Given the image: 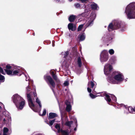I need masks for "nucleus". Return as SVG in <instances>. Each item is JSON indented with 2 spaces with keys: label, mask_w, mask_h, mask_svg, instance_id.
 <instances>
[{
  "label": "nucleus",
  "mask_w": 135,
  "mask_h": 135,
  "mask_svg": "<svg viewBox=\"0 0 135 135\" xmlns=\"http://www.w3.org/2000/svg\"><path fill=\"white\" fill-rule=\"evenodd\" d=\"M74 130L75 131H76V128H75L74 129Z\"/></svg>",
  "instance_id": "46"
},
{
  "label": "nucleus",
  "mask_w": 135,
  "mask_h": 135,
  "mask_svg": "<svg viewBox=\"0 0 135 135\" xmlns=\"http://www.w3.org/2000/svg\"><path fill=\"white\" fill-rule=\"evenodd\" d=\"M73 122L71 121L70 122H66L65 123V125L68 126L70 127L72 123Z\"/></svg>",
  "instance_id": "30"
},
{
  "label": "nucleus",
  "mask_w": 135,
  "mask_h": 135,
  "mask_svg": "<svg viewBox=\"0 0 135 135\" xmlns=\"http://www.w3.org/2000/svg\"><path fill=\"white\" fill-rule=\"evenodd\" d=\"M113 68L112 66L108 64H106L104 67V71L105 74L106 75L109 74L111 72Z\"/></svg>",
  "instance_id": "8"
},
{
  "label": "nucleus",
  "mask_w": 135,
  "mask_h": 135,
  "mask_svg": "<svg viewBox=\"0 0 135 135\" xmlns=\"http://www.w3.org/2000/svg\"><path fill=\"white\" fill-rule=\"evenodd\" d=\"M0 135H1V134L0 133Z\"/></svg>",
  "instance_id": "53"
},
{
  "label": "nucleus",
  "mask_w": 135,
  "mask_h": 135,
  "mask_svg": "<svg viewBox=\"0 0 135 135\" xmlns=\"http://www.w3.org/2000/svg\"><path fill=\"white\" fill-rule=\"evenodd\" d=\"M128 18H135V2H132L126 7L125 11Z\"/></svg>",
  "instance_id": "2"
},
{
  "label": "nucleus",
  "mask_w": 135,
  "mask_h": 135,
  "mask_svg": "<svg viewBox=\"0 0 135 135\" xmlns=\"http://www.w3.org/2000/svg\"><path fill=\"white\" fill-rule=\"evenodd\" d=\"M45 78L47 79L49 81L51 85H50V87L51 88H52V87L54 88L55 86V84L51 76H47L46 77L45 76Z\"/></svg>",
  "instance_id": "9"
},
{
  "label": "nucleus",
  "mask_w": 135,
  "mask_h": 135,
  "mask_svg": "<svg viewBox=\"0 0 135 135\" xmlns=\"http://www.w3.org/2000/svg\"><path fill=\"white\" fill-rule=\"evenodd\" d=\"M63 135H68V131L61 129L60 132Z\"/></svg>",
  "instance_id": "25"
},
{
  "label": "nucleus",
  "mask_w": 135,
  "mask_h": 135,
  "mask_svg": "<svg viewBox=\"0 0 135 135\" xmlns=\"http://www.w3.org/2000/svg\"><path fill=\"white\" fill-rule=\"evenodd\" d=\"M26 89L27 93V99L29 106L33 111L37 112V110L35 109V105L33 103V102L35 100L34 98L31 95V89L28 86L26 87Z\"/></svg>",
  "instance_id": "4"
},
{
  "label": "nucleus",
  "mask_w": 135,
  "mask_h": 135,
  "mask_svg": "<svg viewBox=\"0 0 135 135\" xmlns=\"http://www.w3.org/2000/svg\"><path fill=\"white\" fill-rule=\"evenodd\" d=\"M5 71L7 74L8 75H12V71L8 69H6L5 70Z\"/></svg>",
  "instance_id": "26"
},
{
  "label": "nucleus",
  "mask_w": 135,
  "mask_h": 135,
  "mask_svg": "<svg viewBox=\"0 0 135 135\" xmlns=\"http://www.w3.org/2000/svg\"><path fill=\"white\" fill-rule=\"evenodd\" d=\"M68 54H69V52L68 51H66V52H64H64H62L61 53L62 55L64 54V57H66L67 56V55Z\"/></svg>",
  "instance_id": "32"
},
{
  "label": "nucleus",
  "mask_w": 135,
  "mask_h": 135,
  "mask_svg": "<svg viewBox=\"0 0 135 135\" xmlns=\"http://www.w3.org/2000/svg\"><path fill=\"white\" fill-rule=\"evenodd\" d=\"M3 121L5 122L6 123H9L11 121V117L9 115H8V117H6V118H4Z\"/></svg>",
  "instance_id": "15"
},
{
  "label": "nucleus",
  "mask_w": 135,
  "mask_h": 135,
  "mask_svg": "<svg viewBox=\"0 0 135 135\" xmlns=\"http://www.w3.org/2000/svg\"><path fill=\"white\" fill-rule=\"evenodd\" d=\"M36 135H39V134H37Z\"/></svg>",
  "instance_id": "52"
},
{
  "label": "nucleus",
  "mask_w": 135,
  "mask_h": 135,
  "mask_svg": "<svg viewBox=\"0 0 135 135\" xmlns=\"http://www.w3.org/2000/svg\"><path fill=\"white\" fill-rule=\"evenodd\" d=\"M112 98L113 100H114V102H115L117 100L116 98L114 95H112Z\"/></svg>",
  "instance_id": "34"
},
{
  "label": "nucleus",
  "mask_w": 135,
  "mask_h": 135,
  "mask_svg": "<svg viewBox=\"0 0 135 135\" xmlns=\"http://www.w3.org/2000/svg\"><path fill=\"white\" fill-rule=\"evenodd\" d=\"M105 37H103L102 38V40H103V41H104L105 40Z\"/></svg>",
  "instance_id": "43"
},
{
  "label": "nucleus",
  "mask_w": 135,
  "mask_h": 135,
  "mask_svg": "<svg viewBox=\"0 0 135 135\" xmlns=\"http://www.w3.org/2000/svg\"><path fill=\"white\" fill-rule=\"evenodd\" d=\"M90 97L92 98H95L96 97H97L98 96H103L101 95H97V96H95V95H94L93 94H92V93H90Z\"/></svg>",
  "instance_id": "28"
},
{
  "label": "nucleus",
  "mask_w": 135,
  "mask_h": 135,
  "mask_svg": "<svg viewBox=\"0 0 135 135\" xmlns=\"http://www.w3.org/2000/svg\"><path fill=\"white\" fill-rule=\"evenodd\" d=\"M94 85L95 84L92 81L89 82L88 84L87 90L89 93H91V90L90 88H93Z\"/></svg>",
  "instance_id": "10"
},
{
  "label": "nucleus",
  "mask_w": 135,
  "mask_h": 135,
  "mask_svg": "<svg viewBox=\"0 0 135 135\" xmlns=\"http://www.w3.org/2000/svg\"><path fill=\"white\" fill-rule=\"evenodd\" d=\"M1 106H0V109H1Z\"/></svg>",
  "instance_id": "49"
},
{
  "label": "nucleus",
  "mask_w": 135,
  "mask_h": 135,
  "mask_svg": "<svg viewBox=\"0 0 135 135\" xmlns=\"http://www.w3.org/2000/svg\"><path fill=\"white\" fill-rule=\"evenodd\" d=\"M25 76L26 77V81L29 80V77L28 76V77H27L26 75H25Z\"/></svg>",
  "instance_id": "42"
},
{
  "label": "nucleus",
  "mask_w": 135,
  "mask_h": 135,
  "mask_svg": "<svg viewBox=\"0 0 135 135\" xmlns=\"http://www.w3.org/2000/svg\"><path fill=\"white\" fill-rule=\"evenodd\" d=\"M20 71V70L19 69L12 71V75H17Z\"/></svg>",
  "instance_id": "24"
},
{
  "label": "nucleus",
  "mask_w": 135,
  "mask_h": 135,
  "mask_svg": "<svg viewBox=\"0 0 135 135\" xmlns=\"http://www.w3.org/2000/svg\"><path fill=\"white\" fill-rule=\"evenodd\" d=\"M125 112L126 113H133V108L131 107H129L126 108Z\"/></svg>",
  "instance_id": "14"
},
{
  "label": "nucleus",
  "mask_w": 135,
  "mask_h": 135,
  "mask_svg": "<svg viewBox=\"0 0 135 135\" xmlns=\"http://www.w3.org/2000/svg\"><path fill=\"white\" fill-rule=\"evenodd\" d=\"M76 122H77V121H76Z\"/></svg>",
  "instance_id": "51"
},
{
  "label": "nucleus",
  "mask_w": 135,
  "mask_h": 135,
  "mask_svg": "<svg viewBox=\"0 0 135 135\" xmlns=\"http://www.w3.org/2000/svg\"><path fill=\"white\" fill-rule=\"evenodd\" d=\"M79 40L80 41L84 40L85 38V36L84 33H82L79 34Z\"/></svg>",
  "instance_id": "18"
},
{
  "label": "nucleus",
  "mask_w": 135,
  "mask_h": 135,
  "mask_svg": "<svg viewBox=\"0 0 135 135\" xmlns=\"http://www.w3.org/2000/svg\"><path fill=\"white\" fill-rule=\"evenodd\" d=\"M92 8L94 10L97 9L98 8L97 4L95 3H93L91 5Z\"/></svg>",
  "instance_id": "19"
},
{
  "label": "nucleus",
  "mask_w": 135,
  "mask_h": 135,
  "mask_svg": "<svg viewBox=\"0 0 135 135\" xmlns=\"http://www.w3.org/2000/svg\"><path fill=\"white\" fill-rule=\"evenodd\" d=\"M57 114L55 113H50L49 114V119H52L57 117Z\"/></svg>",
  "instance_id": "17"
},
{
  "label": "nucleus",
  "mask_w": 135,
  "mask_h": 135,
  "mask_svg": "<svg viewBox=\"0 0 135 135\" xmlns=\"http://www.w3.org/2000/svg\"><path fill=\"white\" fill-rule=\"evenodd\" d=\"M0 73L3 74H5V73L4 72L3 69L0 67Z\"/></svg>",
  "instance_id": "36"
},
{
  "label": "nucleus",
  "mask_w": 135,
  "mask_h": 135,
  "mask_svg": "<svg viewBox=\"0 0 135 135\" xmlns=\"http://www.w3.org/2000/svg\"><path fill=\"white\" fill-rule=\"evenodd\" d=\"M33 35H34V34H33Z\"/></svg>",
  "instance_id": "54"
},
{
  "label": "nucleus",
  "mask_w": 135,
  "mask_h": 135,
  "mask_svg": "<svg viewBox=\"0 0 135 135\" xmlns=\"http://www.w3.org/2000/svg\"><path fill=\"white\" fill-rule=\"evenodd\" d=\"M65 103L66 105V110L68 112H69L71 109V106L70 105V102L68 100H66Z\"/></svg>",
  "instance_id": "12"
},
{
  "label": "nucleus",
  "mask_w": 135,
  "mask_h": 135,
  "mask_svg": "<svg viewBox=\"0 0 135 135\" xmlns=\"http://www.w3.org/2000/svg\"><path fill=\"white\" fill-rule=\"evenodd\" d=\"M77 63L79 66L80 67L81 66L82 64L81 62V59L80 57H79L78 58Z\"/></svg>",
  "instance_id": "22"
},
{
  "label": "nucleus",
  "mask_w": 135,
  "mask_h": 135,
  "mask_svg": "<svg viewBox=\"0 0 135 135\" xmlns=\"http://www.w3.org/2000/svg\"><path fill=\"white\" fill-rule=\"evenodd\" d=\"M120 24L121 22L120 21L116 20L113 21L108 26V29L109 31H110L122 27Z\"/></svg>",
  "instance_id": "5"
},
{
  "label": "nucleus",
  "mask_w": 135,
  "mask_h": 135,
  "mask_svg": "<svg viewBox=\"0 0 135 135\" xmlns=\"http://www.w3.org/2000/svg\"><path fill=\"white\" fill-rule=\"evenodd\" d=\"M73 0H69V1H72Z\"/></svg>",
  "instance_id": "47"
},
{
  "label": "nucleus",
  "mask_w": 135,
  "mask_h": 135,
  "mask_svg": "<svg viewBox=\"0 0 135 135\" xmlns=\"http://www.w3.org/2000/svg\"><path fill=\"white\" fill-rule=\"evenodd\" d=\"M108 59V51L105 50H103L101 52L100 60L102 62H104L107 61Z\"/></svg>",
  "instance_id": "7"
},
{
  "label": "nucleus",
  "mask_w": 135,
  "mask_h": 135,
  "mask_svg": "<svg viewBox=\"0 0 135 135\" xmlns=\"http://www.w3.org/2000/svg\"><path fill=\"white\" fill-rule=\"evenodd\" d=\"M135 112V107L133 108V113Z\"/></svg>",
  "instance_id": "44"
},
{
  "label": "nucleus",
  "mask_w": 135,
  "mask_h": 135,
  "mask_svg": "<svg viewBox=\"0 0 135 135\" xmlns=\"http://www.w3.org/2000/svg\"><path fill=\"white\" fill-rule=\"evenodd\" d=\"M53 45V46H54V45Z\"/></svg>",
  "instance_id": "50"
},
{
  "label": "nucleus",
  "mask_w": 135,
  "mask_h": 135,
  "mask_svg": "<svg viewBox=\"0 0 135 135\" xmlns=\"http://www.w3.org/2000/svg\"><path fill=\"white\" fill-rule=\"evenodd\" d=\"M75 7L76 8H79L80 6V4L79 3H76L74 5Z\"/></svg>",
  "instance_id": "38"
},
{
  "label": "nucleus",
  "mask_w": 135,
  "mask_h": 135,
  "mask_svg": "<svg viewBox=\"0 0 135 135\" xmlns=\"http://www.w3.org/2000/svg\"><path fill=\"white\" fill-rule=\"evenodd\" d=\"M96 15L94 13H92L90 14V16L88 18H86L85 20L86 21V27L91 26L93 24V21Z\"/></svg>",
  "instance_id": "6"
},
{
  "label": "nucleus",
  "mask_w": 135,
  "mask_h": 135,
  "mask_svg": "<svg viewBox=\"0 0 135 135\" xmlns=\"http://www.w3.org/2000/svg\"><path fill=\"white\" fill-rule=\"evenodd\" d=\"M81 1L82 3H85L86 2L87 0H79Z\"/></svg>",
  "instance_id": "41"
},
{
  "label": "nucleus",
  "mask_w": 135,
  "mask_h": 135,
  "mask_svg": "<svg viewBox=\"0 0 135 135\" xmlns=\"http://www.w3.org/2000/svg\"><path fill=\"white\" fill-rule=\"evenodd\" d=\"M104 95H105V99L106 100L109 102H110L111 101V99L110 96L108 95L105 94Z\"/></svg>",
  "instance_id": "21"
},
{
  "label": "nucleus",
  "mask_w": 135,
  "mask_h": 135,
  "mask_svg": "<svg viewBox=\"0 0 135 135\" xmlns=\"http://www.w3.org/2000/svg\"><path fill=\"white\" fill-rule=\"evenodd\" d=\"M84 25V24H83L80 25L79 26L78 28V31H80L81 30V29L83 28Z\"/></svg>",
  "instance_id": "31"
},
{
  "label": "nucleus",
  "mask_w": 135,
  "mask_h": 135,
  "mask_svg": "<svg viewBox=\"0 0 135 135\" xmlns=\"http://www.w3.org/2000/svg\"><path fill=\"white\" fill-rule=\"evenodd\" d=\"M55 120L54 119L51 120L49 122L50 126H52L53 123L55 122Z\"/></svg>",
  "instance_id": "35"
},
{
  "label": "nucleus",
  "mask_w": 135,
  "mask_h": 135,
  "mask_svg": "<svg viewBox=\"0 0 135 135\" xmlns=\"http://www.w3.org/2000/svg\"><path fill=\"white\" fill-rule=\"evenodd\" d=\"M46 110L45 109L44 110H43V113L42 115V116H43V115H45L46 113Z\"/></svg>",
  "instance_id": "39"
},
{
  "label": "nucleus",
  "mask_w": 135,
  "mask_h": 135,
  "mask_svg": "<svg viewBox=\"0 0 135 135\" xmlns=\"http://www.w3.org/2000/svg\"><path fill=\"white\" fill-rule=\"evenodd\" d=\"M33 95L34 96L35 98L36 99V102L38 104L39 107L41 109L42 107V105L41 103V101L37 97V94L35 92H34L33 93Z\"/></svg>",
  "instance_id": "11"
},
{
  "label": "nucleus",
  "mask_w": 135,
  "mask_h": 135,
  "mask_svg": "<svg viewBox=\"0 0 135 135\" xmlns=\"http://www.w3.org/2000/svg\"><path fill=\"white\" fill-rule=\"evenodd\" d=\"M75 18V16L74 15L70 16L69 18V20L70 22H72L74 21Z\"/></svg>",
  "instance_id": "23"
},
{
  "label": "nucleus",
  "mask_w": 135,
  "mask_h": 135,
  "mask_svg": "<svg viewBox=\"0 0 135 135\" xmlns=\"http://www.w3.org/2000/svg\"><path fill=\"white\" fill-rule=\"evenodd\" d=\"M8 129L7 128L4 127L3 129V135H8Z\"/></svg>",
  "instance_id": "20"
},
{
  "label": "nucleus",
  "mask_w": 135,
  "mask_h": 135,
  "mask_svg": "<svg viewBox=\"0 0 135 135\" xmlns=\"http://www.w3.org/2000/svg\"><path fill=\"white\" fill-rule=\"evenodd\" d=\"M95 91H93V93H94V94H96V93H95Z\"/></svg>",
  "instance_id": "45"
},
{
  "label": "nucleus",
  "mask_w": 135,
  "mask_h": 135,
  "mask_svg": "<svg viewBox=\"0 0 135 135\" xmlns=\"http://www.w3.org/2000/svg\"><path fill=\"white\" fill-rule=\"evenodd\" d=\"M6 68L7 69H9L11 68V67L9 65H8L6 66Z\"/></svg>",
  "instance_id": "40"
},
{
  "label": "nucleus",
  "mask_w": 135,
  "mask_h": 135,
  "mask_svg": "<svg viewBox=\"0 0 135 135\" xmlns=\"http://www.w3.org/2000/svg\"><path fill=\"white\" fill-rule=\"evenodd\" d=\"M113 79L109 78L108 81L113 84H118L123 80L124 76L119 71H114L112 74Z\"/></svg>",
  "instance_id": "1"
},
{
  "label": "nucleus",
  "mask_w": 135,
  "mask_h": 135,
  "mask_svg": "<svg viewBox=\"0 0 135 135\" xmlns=\"http://www.w3.org/2000/svg\"><path fill=\"white\" fill-rule=\"evenodd\" d=\"M109 52L110 55L113 54L114 53V51L113 49H110L109 51Z\"/></svg>",
  "instance_id": "33"
},
{
  "label": "nucleus",
  "mask_w": 135,
  "mask_h": 135,
  "mask_svg": "<svg viewBox=\"0 0 135 135\" xmlns=\"http://www.w3.org/2000/svg\"><path fill=\"white\" fill-rule=\"evenodd\" d=\"M50 72H51V75H52V76L53 78L55 80L57 81L58 82H59V80L58 79H57L56 75H55L54 72L53 71L51 70V71Z\"/></svg>",
  "instance_id": "16"
},
{
  "label": "nucleus",
  "mask_w": 135,
  "mask_h": 135,
  "mask_svg": "<svg viewBox=\"0 0 135 135\" xmlns=\"http://www.w3.org/2000/svg\"><path fill=\"white\" fill-rule=\"evenodd\" d=\"M55 127L57 129L58 132H60L61 129H60L59 125L58 124H56L55 125Z\"/></svg>",
  "instance_id": "27"
},
{
  "label": "nucleus",
  "mask_w": 135,
  "mask_h": 135,
  "mask_svg": "<svg viewBox=\"0 0 135 135\" xmlns=\"http://www.w3.org/2000/svg\"><path fill=\"white\" fill-rule=\"evenodd\" d=\"M4 76L0 74V80L2 82H3L4 81Z\"/></svg>",
  "instance_id": "29"
},
{
  "label": "nucleus",
  "mask_w": 135,
  "mask_h": 135,
  "mask_svg": "<svg viewBox=\"0 0 135 135\" xmlns=\"http://www.w3.org/2000/svg\"><path fill=\"white\" fill-rule=\"evenodd\" d=\"M69 84V82L68 81H65L64 83L65 86H67Z\"/></svg>",
  "instance_id": "37"
},
{
  "label": "nucleus",
  "mask_w": 135,
  "mask_h": 135,
  "mask_svg": "<svg viewBox=\"0 0 135 135\" xmlns=\"http://www.w3.org/2000/svg\"><path fill=\"white\" fill-rule=\"evenodd\" d=\"M52 91H53L54 93V90H53V89H52Z\"/></svg>",
  "instance_id": "48"
},
{
  "label": "nucleus",
  "mask_w": 135,
  "mask_h": 135,
  "mask_svg": "<svg viewBox=\"0 0 135 135\" xmlns=\"http://www.w3.org/2000/svg\"><path fill=\"white\" fill-rule=\"evenodd\" d=\"M13 101L18 110L22 109L25 105V101L17 94L14 95L12 97Z\"/></svg>",
  "instance_id": "3"
},
{
  "label": "nucleus",
  "mask_w": 135,
  "mask_h": 135,
  "mask_svg": "<svg viewBox=\"0 0 135 135\" xmlns=\"http://www.w3.org/2000/svg\"><path fill=\"white\" fill-rule=\"evenodd\" d=\"M68 27L69 30H71L73 31L76 29V25L72 23H69L68 25Z\"/></svg>",
  "instance_id": "13"
}]
</instances>
